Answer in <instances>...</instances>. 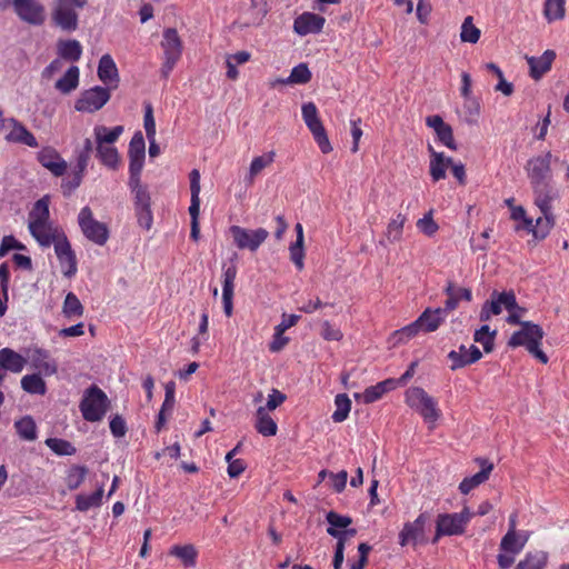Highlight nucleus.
Here are the masks:
<instances>
[{
	"label": "nucleus",
	"mask_w": 569,
	"mask_h": 569,
	"mask_svg": "<svg viewBox=\"0 0 569 569\" xmlns=\"http://www.w3.org/2000/svg\"><path fill=\"white\" fill-rule=\"evenodd\" d=\"M88 4V0H52L50 2V26L64 33H72L79 29L80 11Z\"/></svg>",
	"instance_id": "nucleus-1"
},
{
	"label": "nucleus",
	"mask_w": 569,
	"mask_h": 569,
	"mask_svg": "<svg viewBox=\"0 0 569 569\" xmlns=\"http://www.w3.org/2000/svg\"><path fill=\"white\" fill-rule=\"evenodd\" d=\"M543 337L545 332L539 325L533 322H523L521 323L520 329L511 335L507 345L513 349L525 347L531 356L546 365L549 358L540 348Z\"/></svg>",
	"instance_id": "nucleus-2"
},
{
	"label": "nucleus",
	"mask_w": 569,
	"mask_h": 569,
	"mask_svg": "<svg viewBox=\"0 0 569 569\" xmlns=\"http://www.w3.org/2000/svg\"><path fill=\"white\" fill-rule=\"evenodd\" d=\"M128 186L133 196V207L138 224L146 230H150L153 223V214L148 188L141 183L140 174L133 173H130Z\"/></svg>",
	"instance_id": "nucleus-3"
},
{
	"label": "nucleus",
	"mask_w": 569,
	"mask_h": 569,
	"mask_svg": "<svg viewBox=\"0 0 569 569\" xmlns=\"http://www.w3.org/2000/svg\"><path fill=\"white\" fill-rule=\"evenodd\" d=\"M162 50L161 76L167 79L182 57L183 42L174 28L163 30L160 42Z\"/></svg>",
	"instance_id": "nucleus-4"
},
{
	"label": "nucleus",
	"mask_w": 569,
	"mask_h": 569,
	"mask_svg": "<svg viewBox=\"0 0 569 569\" xmlns=\"http://www.w3.org/2000/svg\"><path fill=\"white\" fill-rule=\"evenodd\" d=\"M110 401L99 387H89L80 402V411L84 420L97 422L102 420L109 409Z\"/></svg>",
	"instance_id": "nucleus-5"
},
{
	"label": "nucleus",
	"mask_w": 569,
	"mask_h": 569,
	"mask_svg": "<svg viewBox=\"0 0 569 569\" xmlns=\"http://www.w3.org/2000/svg\"><path fill=\"white\" fill-rule=\"evenodd\" d=\"M406 403L418 411L426 422L435 423L440 418L437 401L420 387H411L406 391Z\"/></svg>",
	"instance_id": "nucleus-6"
},
{
	"label": "nucleus",
	"mask_w": 569,
	"mask_h": 569,
	"mask_svg": "<svg viewBox=\"0 0 569 569\" xmlns=\"http://www.w3.org/2000/svg\"><path fill=\"white\" fill-rule=\"evenodd\" d=\"M471 517L472 513L467 507H465L460 512L440 513L437 517L436 535L432 542H437L442 536H457L463 533Z\"/></svg>",
	"instance_id": "nucleus-7"
},
{
	"label": "nucleus",
	"mask_w": 569,
	"mask_h": 569,
	"mask_svg": "<svg viewBox=\"0 0 569 569\" xmlns=\"http://www.w3.org/2000/svg\"><path fill=\"white\" fill-rule=\"evenodd\" d=\"M78 223L87 239L98 246H103L109 238L107 226L94 219L92 210L86 206L78 216Z\"/></svg>",
	"instance_id": "nucleus-8"
},
{
	"label": "nucleus",
	"mask_w": 569,
	"mask_h": 569,
	"mask_svg": "<svg viewBox=\"0 0 569 569\" xmlns=\"http://www.w3.org/2000/svg\"><path fill=\"white\" fill-rule=\"evenodd\" d=\"M17 17L24 23L40 27L47 20L44 4L40 0H11Z\"/></svg>",
	"instance_id": "nucleus-9"
},
{
	"label": "nucleus",
	"mask_w": 569,
	"mask_h": 569,
	"mask_svg": "<svg viewBox=\"0 0 569 569\" xmlns=\"http://www.w3.org/2000/svg\"><path fill=\"white\" fill-rule=\"evenodd\" d=\"M229 232L234 244L240 250L257 251L259 247L267 240L269 232L264 228L254 230L246 229L240 226H231Z\"/></svg>",
	"instance_id": "nucleus-10"
},
{
	"label": "nucleus",
	"mask_w": 569,
	"mask_h": 569,
	"mask_svg": "<svg viewBox=\"0 0 569 569\" xmlns=\"http://www.w3.org/2000/svg\"><path fill=\"white\" fill-rule=\"evenodd\" d=\"M515 292L512 290L509 291H493L490 296V300H487L480 310L479 319L483 322L490 320L492 316H498L502 312V310H509V308H515Z\"/></svg>",
	"instance_id": "nucleus-11"
},
{
	"label": "nucleus",
	"mask_w": 569,
	"mask_h": 569,
	"mask_svg": "<svg viewBox=\"0 0 569 569\" xmlns=\"http://www.w3.org/2000/svg\"><path fill=\"white\" fill-rule=\"evenodd\" d=\"M110 89L96 86L81 93L76 101L74 108L80 112H96L100 110L110 99Z\"/></svg>",
	"instance_id": "nucleus-12"
},
{
	"label": "nucleus",
	"mask_w": 569,
	"mask_h": 569,
	"mask_svg": "<svg viewBox=\"0 0 569 569\" xmlns=\"http://www.w3.org/2000/svg\"><path fill=\"white\" fill-rule=\"evenodd\" d=\"M551 159L552 154L548 151L545 154L532 157L527 161L525 168L531 186L551 182Z\"/></svg>",
	"instance_id": "nucleus-13"
},
{
	"label": "nucleus",
	"mask_w": 569,
	"mask_h": 569,
	"mask_svg": "<svg viewBox=\"0 0 569 569\" xmlns=\"http://www.w3.org/2000/svg\"><path fill=\"white\" fill-rule=\"evenodd\" d=\"M427 521V515L420 513L415 521L406 522L402 530L399 532V545L405 547L408 545L416 546L423 543L426 541L425 526Z\"/></svg>",
	"instance_id": "nucleus-14"
},
{
	"label": "nucleus",
	"mask_w": 569,
	"mask_h": 569,
	"mask_svg": "<svg viewBox=\"0 0 569 569\" xmlns=\"http://www.w3.org/2000/svg\"><path fill=\"white\" fill-rule=\"evenodd\" d=\"M53 246L63 276L67 278L73 277L78 270L77 258L67 237H60V239Z\"/></svg>",
	"instance_id": "nucleus-15"
},
{
	"label": "nucleus",
	"mask_w": 569,
	"mask_h": 569,
	"mask_svg": "<svg viewBox=\"0 0 569 569\" xmlns=\"http://www.w3.org/2000/svg\"><path fill=\"white\" fill-rule=\"evenodd\" d=\"M28 229L37 242L44 248L56 244L60 237L64 236L50 220L30 224Z\"/></svg>",
	"instance_id": "nucleus-16"
},
{
	"label": "nucleus",
	"mask_w": 569,
	"mask_h": 569,
	"mask_svg": "<svg viewBox=\"0 0 569 569\" xmlns=\"http://www.w3.org/2000/svg\"><path fill=\"white\" fill-rule=\"evenodd\" d=\"M482 357L481 351L475 345L466 347L461 345L458 350H451L448 358L451 361L450 369L457 370L468 365L475 363Z\"/></svg>",
	"instance_id": "nucleus-17"
},
{
	"label": "nucleus",
	"mask_w": 569,
	"mask_h": 569,
	"mask_svg": "<svg viewBox=\"0 0 569 569\" xmlns=\"http://www.w3.org/2000/svg\"><path fill=\"white\" fill-rule=\"evenodd\" d=\"M535 196V204L540 209L541 213H552V201L558 198V191L551 182H543L531 186Z\"/></svg>",
	"instance_id": "nucleus-18"
},
{
	"label": "nucleus",
	"mask_w": 569,
	"mask_h": 569,
	"mask_svg": "<svg viewBox=\"0 0 569 569\" xmlns=\"http://www.w3.org/2000/svg\"><path fill=\"white\" fill-rule=\"evenodd\" d=\"M38 161L56 177L63 176L67 170V162L51 147L43 148L38 152Z\"/></svg>",
	"instance_id": "nucleus-19"
},
{
	"label": "nucleus",
	"mask_w": 569,
	"mask_h": 569,
	"mask_svg": "<svg viewBox=\"0 0 569 569\" xmlns=\"http://www.w3.org/2000/svg\"><path fill=\"white\" fill-rule=\"evenodd\" d=\"M325 22L323 17L312 12H305L295 19L293 30L300 36L319 33Z\"/></svg>",
	"instance_id": "nucleus-20"
},
{
	"label": "nucleus",
	"mask_w": 569,
	"mask_h": 569,
	"mask_svg": "<svg viewBox=\"0 0 569 569\" xmlns=\"http://www.w3.org/2000/svg\"><path fill=\"white\" fill-rule=\"evenodd\" d=\"M428 127L432 128L437 134L438 140L451 150H457V144L453 139V132L451 126L446 123L443 119L438 116H429L426 119Z\"/></svg>",
	"instance_id": "nucleus-21"
},
{
	"label": "nucleus",
	"mask_w": 569,
	"mask_h": 569,
	"mask_svg": "<svg viewBox=\"0 0 569 569\" xmlns=\"http://www.w3.org/2000/svg\"><path fill=\"white\" fill-rule=\"evenodd\" d=\"M29 358L32 366L46 376H52L58 371L57 362L51 358L48 350L42 348L31 349Z\"/></svg>",
	"instance_id": "nucleus-22"
},
{
	"label": "nucleus",
	"mask_w": 569,
	"mask_h": 569,
	"mask_svg": "<svg viewBox=\"0 0 569 569\" xmlns=\"http://www.w3.org/2000/svg\"><path fill=\"white\" fill-rule=\"evenodd\" d=\"M8 122L11 124L10 132L6 136L8 142L21 143L31 148L38 147L36 137L27 129L24 124L10 118Z\"/></svg>",
	"instance_id": "nucleus-23"
},
{
	"label": "nucleus",
	"mask_w": 569,
	"mask_h": 569,
	"mask_svg": "<svg viewBox=\"0 0 569 569\" xmlns=\"http://www.w3.org/2000/svg\"><path fill=\"white\" fill-rule=\"evenodd\" d=\"M443 292L448 297L443 309L447 313L458 308L460 300L471 301L472 292L468 288L457 287L453 281L448 280Z\"/></svg>",
	"instance_id": "nucleus-24"
},
{
	"label": "nucleus",
	"mask_w": 569,
	"mask_h": 569,
	"mask_svg": "<svg viewBox=\"0 0 569 569\" xmlns=\"http://www.w3.org/2000/svg\"><path fill=\"white\" fill-rule=\"evenodd\" d=\"M448 313L443 308H427L417 318V321L422 332H433L445 322Z\"/></svg>",
	"instance_id": "nucleus-25"
},
{
	"label": "nucleus",
	"mask_w": 569,
	"mask_h": 569,
	"mask_svg": "<svg viewBox=\"0 0 569 569\" xmlns=\"http://www.w3.org/2000/svg\"><path fill=\"white\" fill-rule=\"evenodd\" d=\"M98 77L104 83L111 88H117L119 82V73L117 66L110 54H103L100 58L98 66Z\"/></svg>",
	"instance_id": "nucleus-26"
},
{
	"label": "nucleus",
	"mask_w": 569,
	"mask_h": 569,
	"mask_svg": "<svg viewBox=\"0 0 569 569\" xmlns=\"http://www.w3.org/2000/svg\"><path fill=\"white\" fill-rule=\"evenodd\" d=\"M556 58L552 50H546L540 57H527L530 67V76L538 80L551 69V64Z\"/></svg>",
	"instance_id": "nucleus-27"
},
{
	"label": "nucleus",
	"mask_w": 569,
	"mask_h": 569,
	"mask_svg": "<svg viewBox=\"0 0 569 569\" xmlns=\"http://www.w3.org/2000/svg\"><path fill=\"white\" fill-rule=\"evenodd\" d=\"M553 226L555 217L552 213H542L541 217L537 218L535 224L532 223V219H525V229L531 232L538 240L545 239Z\"/></svg>",
	"instance_id": "nucleus-28"
},
{
	"label": "nucleus",
	"mask_w": 569,
	"mask_h": 569,
	"mask_svg": "<svg viewBox=\"0 0 569 569\" xmlns=\"http://www.w3.org/2000/svg\"><path fill=\"white\" fill-rule=\"evenodd\" d=\"M27 365V359L10 348L0 349V368L20 373Z\"/></svg>",
	"instance_id": "nucleus-29"
},
{
	"label": "nucleus",
	"mask_w": 569,
	"mask_h": 569,
	"mask_svg": "<svg viewBox=\"0 0 569 569\" xmlns=\"http://www.w3.org/2000/svg\"><path fill=\"white\" fill-rule=\"evenodd\" d=\"M492 469L493 465L491 462H488L487 460H481V470L473 475L472 477L465 478L460 482L459 490L461 491V493L467 495L472 489L488 480Z\"/></svg>",
	"instance_id": "nucleus-30"
},
{
	"label": "nucleus",
	"mask_w": 569,
	"mask_h": 569,
	"mask_svg": "<svg viewBox=\"0 0 569 569\" xmlns=\"http://www.w3.org/2000/svg\"><path fill=\"white\" fill-rule=\"evenodd\" d=\"M190 192H191V200H190V207H189V214L191 218V221H199V214H200V172L198 169H193L190 172Z\"/></svg>",
	"instance_id": "nucleus-31"
},
{
	"label": "nucleus",
	"mask_w": 569,
	"mask_h": 569,
	"mask_svg": "<svg viewBox=\"0 0 569 569\" xmlns=\"http://www.w3.org/2000/svg\"><path fill=\"white\" fill-rule=\"evenodd\" d=\"M59 58L71 62H77L82 56V46L76 39L59 40L57 43Z\"/></svg>",
	"instance_id": "nucleus-32"
},
{
	"label": "nucleus",
	"mask_w": 569,
	"mask_h": 569,
	"mask_svg": "<svg viewBox=\"0 0 569 569\" xmlns=\"http://www.w3.org/2000/svg\"><path fill=\"white\" fill-rule=\"evenodd\" d=\"M254 428L264 437L274 436L278 431L276 421L271 418L269 412L266 411V408L257 409Z\"/></svg>",
	"instance_id": "nucleus-33"
},
{
	"label": "nucleus",
	"mask_w": 569,
	"mask_h": 569,
	"mask_svg": "<svg viewBox=\"0 0 569 569\" xmlns=\"http://www.w3.org/2000/svg\"><path fill=\"white\" fill-rule=\"evenodd\" d=\"M431 153L430 160V176L433 181H439L446 177V169L451 163V158H445L443 153L436 152L431 146H429Z\"/></svg>",
	"instance_id": "nucleus-34"
},
{
	"label": "nucleus",
	"mask_w": 569,
	"mask_h": 569,
	"mask_svg": "<svg viewBox=\"0 0 569 569\" xmlns=\"http://www.w3.org/2000/svg\"><path fill=\"white\" fill-rule=\"evenodd\" d=\"M528 540L527 533L507 532L500 542V551H508L518 555L525 548Z\"/></svg>",
	"instance_id": "nucleus-35"
},
{
	"label": "nucleus",
	"mask_w": 569,
	"mask_h": 569,
	"mask_svg": "<svg viewBox=\"0 0 569 569\" xmlns=\"http://www.w3.org/2000/svg\"><path fill=\"white\" fill-rule=\"evenodd\" d=\"M50 197L48 194L43 196L41 199L36 201L31 211L29 212L28 226L44 222L50 220Z\"/></svg>",
	"instance_id": "nucleus-36"
},
{
	"label": "nucleus",
	"mask_w": 569,
	"mask_h": 569,
	"mask_svg": "<svg viewBox=\"0 0 569 569\" xmlns=\"http://www.w3.org/2000/svg\"><path fill=\"white\" fill-rule=\"evenodd\" d=\"M276 153L274 151H269L262 156L256 157L252 159L249 172L244 178L248 184H252L256 177L268 166H270L274 161Z\"/></svg>",
	"instance_id": "nucleus-37"
},
{
	"label": "nucleus",
	"mask_w": 569,
	"mask_h": 569,
	"mask_svg": "<svg viewBox=\"0 0 569 569\" xmlns=\"http://www.w3.org/2000/svg\"><path fill=\"white\" fill-rule=\"evenodd\" d=\"M308 129L313 136L315 141L317 142L318 147L323 153H329L332 151L331 143L329 141V138L327 136L326 129L321 122L320 119L310 121L309 123H306Z\"/></svg>",
	"instance_id": "nucleus-38"
},
{
	"label": "nucleus",
	"mask_w": 569,
	"mask_h": 569,
	"mask_svg": "<svg viewBox=\"0 0 569 569\" xmlns=\"http://www.w3.org/2000/svg\"><path fill=\"white\" fill-rule=\"evenodd\" d=\"M103 486H100L94 492L90 495H78L76 497V508L86 512L92 508H98L102 503Z\"/></svg>",
	"instance_id": "nucleus-39"
},
{
	"label": "nucleus",
	"mask_w": 569,
	"mask_h": 569,
	"mask_svg": "<svg viewBox=\"0 0 569 569\" xmlns=\"http://www.w3.org/2000/svg\"><path fill=\"white\" fill-rule=\"evenodd\" d=\"M123 132L122 126H116L112 129H109L104 126H96L93 129V134L96 138L97 144H112L114 143L119 137Z\"/></svg>",
	"instance_id": "nucleus-40"
},
{
	"label": "nucleus",
	"mask_w": 569,
	"mask_h": 569,
	"mask_svg": "<svg viewBox=\"0 0 569 569\" xmlns=\"http://www.w3.org/2000/svg\"><path fill=\"white\" fill-rule=\"evenodd\" d=\"M79 68L71 66L67 72L56 82V89L61 93H69L79 84Z\"/></svg>",
	"instance_id": "nucleus-41"
},
{
	"label": "nucleus",
	"mask_w": 569,
	"mask_h": 569,
	"mask_svg": "<svg viewBox=\"0 0 569 569\" xmlns=\"http://www.w3.org/2000/svg\"><path fill=\"white\" fill-rule=\"evenodd\" d=\"M97 157L110 169H117L119 164V153L117 148L110 144H97Z\"/></svg>",
	"instance_id": "nucleus-42"
},
{
	"label": "nucleus",
	"mask_w": 569,
	"mask_h": 569,
	"mask_svg": "<svg viewBox=\"0 0 569 569\" xmlns=\"http://www.w3.org/2000/svg\"><path fill=\"white\" fill-rule=\"evenodd\" d=\"M14 428L21 439L27 441H33L37 439V426L30 416H26L16 421Z\"/></svg>",
	"instance_id": "nucleus-43"
},
{
	"label": "nucleus",
	"mask_w": 569,
	"mask_h": 569,
	"mask_svg": "<svg viewBox=\"0 0 569 569\" xmlns=\"http://www.w3.org/2000/svg\"><path fill=\"white\" fill-rule=\"evenodd\" d=\"M406 220V216L398 213L389 221L385 236L390 243H395L401 240Z\"/></svg>",
	"instance_id": "nucleus-44"
},
{
	"label": "nucleus",
	"mask_w": 569,
	"mask_h": 569,
	"mask_svg": "<svg viewBox=\"0 0 569 569\" xmlns=\"http://www.w3.org/2000/svg\"><path fill=\"white\" fill-rule=\"evenodd\" d=\"M548 555L545 551L528 552L516 569H543L547 563Z\"/></svg>",
	"instance_id": "nucleus-45"
},
{
	"label": "nucleus",
	"mask_w": 569,
	"mask_h": 569,
	"mask_svg": "<svg viewBox=\"0 0 569 569\" xmlns=\"http://www.w3.org/2000/svg\"><path fill=\"white\" fill-rule=\"evenodd\" d=\"M22 389L32 395H44L47 391L46 382L39 375H27L21 379Z\"/></svg>",
	"instance_id": "nucleus-46"
},
{
	"label": "nucleus",
	"mask_w": 569,
	"mask_h": 569,
	"mask_svg": "<svg viewBox=\"0 0 569 569\" xmlns=\"http://www.w3.org/2000/svg\"><path fill=\"white\" fill-rule=\"evenodd\" d=\"M481 31L473 23V18L468 16L465 18L461 30H460V40L467 43H477L480 39Z\"/></svg>",
	"instance_id": "nucleus-47"
},
{
	"label": "nucleus",
	"mask_w": 569,
	"mask_h": 569,
	"mask_svg": "<svg viewBox=\"0 0 569 569\" xmlns=\"http://www.w3.org/2000/svg\"><path fill=\"white\" fill-rule=\"evenodd\" d=\"M88 475V468L84 466H71L66 476V485L70 490L78 489Z\"/></svg>",
	"instance_id": "nucleus-48"
},
{
	"label": "nucleus",
	"mask_w": 569,
	"mask_h": 569,
	"mask_svg": "<svg viewBox=\"0 0 569 569\" xmlns=\"http://www.w3.org/2000/svg\"><path fill=\"white\" fill-rule=\"evenodd\" d=\"M170 555L179 558L186 567H193L197 560V550L192 545L173 546Z\"/></svg>",
	"instance_id": "nucleus-49"
},
{
	"label": "nucleus",
	"mask_w": 569,
	"mask_h": 569,
	"mask_svg": "<svg viewBox=\"0 0 569 569\" xmlns=\"http://www.w3.org/2000/svg\"><path fill=\"white\" fill-rule=\"evenodd\" d=\"M336 410L332 413V420L335 422L345 421L351 410V400L346 393H339L335 398Z\"/></svg>",
	"instance_id": "nucleus-50"
},
{
	"label": "nucleus",
	"mask_w": 569,
	"mask_h": 569,
	"mask_svg": "<svg viewBox=\"0 0 569 569\" xmlns=\"http://www.w3.org/2000/svg\"><path fill=\"white\" fill-rule=\"evenodd\" d=\"M496 333V330L490 331L489 326L483 325L475 331L473 340L482 345L483 350L489 353L493 350Z\"/></svg>",
	"instance_id": "nucleus-51"
},
{
	"label": "nucleus",
	"mask_w": 569,
	"mask_h": 569,
	"mask_svg": "<svg viewBox=\"0 0 569 569\" xmlns=\"http://www.w3.org/2000/svg\"><path fill=\"white\" fill-rule=\"evenodd\" d=\"M44 443L58 456H72L77 452L76 447L70 441L61 438H48Z\"/></svg>",
	"instance_id": "nucleus-52"
},
{
	"label": "nucleus",
	"mask_w": 569,
	"mask_h": 569,
	"mask_svg": "<svg viewBox=\"0 0 569 569\" xmlns=\"http://www.w3.org/2000/svg\"><path fill=\"white\" fill-rule=\"evenodd\" d=\"M83 306L73 292L67 293L62 312L67 318L81 317L83 315Z\"/></svg>",
	"instance_id": "nucleus-53"
},
{
	"label": "nucleus",
	"mask_w": 569,
	"mask_h": 569,
	"mask_svg": "<svg viewBox=\"0 0 569 569\" xmlns=\"http://www.w3.org/2000/svg\"><path fill=\"white\" fill-rule=\"evenodd\" d=\"M565 3L566 0H546L545 2V17L551 22L560 20L565 17Z\"/></svg>",
	"instance_id": "nucleus-54"
},
{
	"label": "nucleus",
	"mask_w": 569,
	"mask_h": 569,
	"mask_svg": "<svg viewBox=\"0 0 569 569\" xmlns=\"http://www.w3.org/2000/svg\"><path fill=\"white\" fill-rule=\"evenodd\" d=\"M421 331V327L419 326L417 319L411 322L410 325L396 330L392 333V339L397 343H403L410 340L411 338L416 337Z\"/></svg>",
	"instance_id": "nucleus-55"
},
{
	"label": "nucleus",
	"mask_w": 569,
	"mask_h": 569,
	"mask_svg": "<svg viewBox=\"0 0 569 569\" xmlns=\"http://www.w3.org/2000/svg\"><path fill=\"white\" fill-rule=\"evenodd\" d=\"M233 292H234V281L222 279V302H223V311L227 317H230L233 311V303H232Z\"/></svg>",
	"instance_id": "nucleus-56"
},
{
	"label": "nucleus",
	"mask_w": 569,
	"mask_h": 569,
	"mask_svg": "<svg viewBox=\"0 0 569 569\" xmlns=\"http://www.w3.org/2000/svg\"><path fill=\"white\" fill-rule=\"evenodd\" d=\"M311 80V72L306 63L296 66L289 76L291 84H305Z\"/></svg>",
	"instance_id": "nucleus-57"
},
{
	"label": "nucleus",
	"mask_w": 569,
	"mask_h": 569,
	"mask_svg": "<svg viewBox=\"0 0 569 569\" xmlns=\"http://www.w3.org/2000/svg\"><path fill=\"white\" fill-rule=\"evenodd\" d=\"M417 228L428 237H432L438 231L439 226L433 220L432 210L427 212L421 219L417 221Z\"/></svg>",
	"instance_id": "nucleus-58"
},
{
	"label": "nucleus",
	"mask_w": 569,
	"mask_h": 569,
	"mask_svg": "<svg viewBox=\"0 0 569 569\" xmlns=\"http://www.w3.org/2000/svg\"><path fill=\"white\" fill-rule=\"evenodd\" d=\"M305 242L295 241L289 246L290 260L298 270L305 268Z\"/></svg>",
	"instance_id": "nucleus-59"
},
{
	"label": "nucleus",
	"mask_w": 569,
	"mask_h": 569,
	"mask_svg": "<svg viewBox=\"0 0 569 569\" xmlns=\"http://www.w3.org/2000/svg\"><path fill=\"white\" fill-rule=\"evenodd\" d=\"M129 157H146V142L141 131H137L129 143Z\"/></svg>",
	"instance_id": "nucleus-60"
},
{
	"label": "nucleus",
	"mask_w": 569,
	"mask_h": 569,
	"mask_svg": "<svg viewBox=\"0 0 569 569\" xmlns=\"http://www.w3.org/2000/svg\"><path fill=\"white\" fill-rule=\"evenodd\" d=\"M326 519L329 523L328 528H335V529H345L347 528L351 522V518L348 516H341L335 511H330L327 513Z\"/></svg>",
	"instance_id": "nucleus-61"
},
{
	"label": "nucleus",
	"mask_w": 569,
	"mask_h": 569,
	"mask_svg": "<svg viewBox=\"0 0 569 569\" xmlns=\"http://www.w3.org/2000/svg\"><path fill=\"white\" fill-rule=\"evenodd\" d=\"M143 126L147 139H152V137H156V121L153 118V109L150 103L144 106Z\"/></svg>",
	"instance_id": "nucleus-62"
},
{
	"label": "nucleus",
	"mask_w": 569,
	"mask_h": 569,
	"mask_svg": "<svg viewBox=\"0 0 569 569\" xmlns=\"http://www.w3.org/2000/svg\"><path fill=\"white\" fill-rule=\"evenodd\" d=\"M287 397L284 393L279 391L278 389H272L268 395V400L264 406H260L259 408H266V411H272L281 406L286 401Z\"/></svg>",
	"instance_id": "nucleus-63"
},
{
	"label": "nucleus",
	"mask_w": 569,
	"mask_h": 569,
	"mask_svg": "<svg viewBox=\"0 0 569 569\" xmlns=\"http://www.w3.org/2000/svg\"><path fill=\"white\" fill-rule=\"evenodd\" d=\"M82 174L78 172H72V176L63 179L61 183V189L64 196H70L81 183Z\"/></svg>",
	"instance_id": "nucleus-64"
}]
</instances>
